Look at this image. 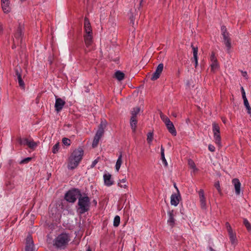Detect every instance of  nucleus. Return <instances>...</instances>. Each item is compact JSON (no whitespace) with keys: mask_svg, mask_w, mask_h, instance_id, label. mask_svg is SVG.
<instances>
[{"mask_svg":"<svg viewBox=\"0 0 251 251\" xmlns=\"http://www.w3.org/2000/svg\"><path fill=\"white\" fill-rule=\"evenodd\" d=\"M83 155V151L79 148L75 150L69 158L67 167L69 169H75L79 164Z\"/></svg>","mask_w":251,"mask_h":251,"instance_id":"f257e3e1","label":"nucleus"},{"mask_svg":"<svg viewBox=\"0 0 251 251\" xmlns=\"http://www.w3.org/2000/svg\"><path fill=\"white\" fill-rule=\"evenodd\" d=\"M80 196L78 198V210L81 214L88 211L90 205V199L87 196Z\"/></svg>","mask_w":251,"mask_h":251,"instance_id":"f03ea898","label":"nucleus"},{"mask_svg":"<svg viewBox=\"0 0 251 251\" xmlns=\"http://www.w3.org/2000/svg\"><path fill=\"white\" fill-rule=\"evenodd\" d=\"M221 31L223 37V42L227 48V52H229L231 48V42L229 34L227 31L226 28L224 25L221 26Z\"/></svg>","mask_w":251,"mask_h":251,"instance_id":"7ed1b4c3","label":"nucleus"},{"mask_svg":"<svg viewBox=\"0 0 251 251\" xmlns=\"http://www.w3.org/2000/svg\"><path fill=\"white\" fill-rule=\"evenodd\" d=\"M79 195L81 194L77 189H72L66 193L65 199L69 202L74 203Z\"/></svg>","mask_w":251,"mask_h":251,"instance_id":"20e7f679","label":"nucleus"},{"mask_svg":"<svg viewBox=\"0 0 251 251\" xmlns=\"http://www.w3.org/2000/svg\"><path fill=\"white\" fill-rule=\"evenodd\" d=\"M212 130L214 134V138L216 144L218 145L221 144V136L220 134V126L219 125L214 122L212 124Z\"/></svg>","mask_w":251,"mask_h":251,"instance_id":"39448f33","label":"nucleus"},{"mask_svg":"<svg viewBox=\"0 0 251 251\" xmlns=\"http://www.w3.org/2000/svg\"><path fill=\"white\" fill-rule=\"evenodd\" d=\"M226 226L227 230L229 235L230 241L232 245H235L237 243V238L236 233L233 232L232 228L228 223H226Z\"/></svg>","mask_w":251,"mask_h":251,"instance_id":"423d86ee","label":"nucleus"},{"mask_svg":"<svg viewBox=\"0 0 251 251\" xmlns=\"http://www.w3.org/2000/svg\"><path fill=\"white\" fill-rule=\"evenodd\" d=\"M210 67L211 71L213 72H215L219 69V65L217 61V59L215 55V53L212 52L210 56Z\"/></svg>","mask_w":251,"mask_h":251,"instance_id":"0eeeda50","label":"nucleus"},{"mask_svg":"<svg viewBox=\"0 0 251 251\" xmlns=\"http://www.w3.org/2000/svg\"><path fill=\"white\" fill-rule=\"evenodd\" d=\"M25 251H36L32 238L30 235H28L26 238Z\"/></svg>","mask_w":251,"mask_h":251,"instance_id":"6e6552de","label":"nucleus"},{"mask_svg":"<svg viewBox=\"0 0 251 251\" xmlns=\"http://www.w3.org/2000/svg\"><path fill=\"white\" fill-rule=\"evenodd\" d=\"M163 67L164 65L162 63H160L157 66L155 71L153 73L151 77V79L152 80H156L159 77L160 75L163 71Z\"/></svg>","mask_w":251,"mask_h":251,"instance_id":"1a4fd4ad","label":"nucleus"},{"mask_svg":"<svg viewBox=\"0 0 251 251\" xmlns=\"http://www.w3.org/2000/svg\"><path fill=\"white\" fill-rule=\"evenodd\" d=\"M20 144L27 145L29 148L34 149L37 146V144L33 140H29L27 139H20Z\"/></svg>","mask_w":251,"mask_h":251,"instance_id":"9d476101","label":"nucleus"},{"mask_svg":"<svg viewBox=\"0 0 251 251\" xmlns=\"http://www.w3.org/2000/svg\"><path fill=\"white\" fill-rule=\"evenodd\" d=\"M53 246L57 250L63 247V233H60L53 241Z\"/></svg>","mask_w":251,"mask_h":251,"instance_id":"9b49d317","label":"nucleus"},{"mask_svg":"<svg viewBox=\"0 0 251 251\" xmlns=\"http://www.w3.org/2000/svg\"><path fill=\"white\" fill-rule=\"evenodd\" d=\"M103 180L105 185L107 186H110L114 183V181L111 178V175L108 173L104 174Z\"/></svg>","mask_w":251,"mask_h":251,"instance_id":"f8f14e48","label":"nucleus"},{"mask_svg":"<svg viewBox=\"0 0 251 251\" xmlns=\"http://www.w3.org/2000/svg\"><path fill=\"white\" fill-rule=\"evenodd\" d=\"M106 126V122L105 121H101L99 126V129L97 130L96 135L101 137L104 133V129Z\"/></svg>","mask_w":251,"mask_h":251,"instance_id":"ddd939ff","label":"nucleus"},{"mask_svg":"<svg viewBox=\"0 0 251 251\" xmlns=\"http://www.w3.org/2000/svg\"><path fill=\"white\" fill-rule=\"evenodd\" d=\"M1 7L3 11L5 13H8L10 12L11 8L9 6L10 1L9 0H1Z\"/></svg>","mask_w":251,"mask_h":251,"instance_id":"4468645a","label":"nucleus"},{"mask_svg":"<svg viewBox=\"0 0 251 251\" xmlns=\"http://www.w3.org/2000/svg\"><path fill=\"white\" fill-rule=\"evenodd\" d=\"M84 42L87 48H90L93 44V37L92 34H85L84 36Z\"/></svg>","mask_w":251,"mask_h":251,"instance_id":"2eb2a0df","label":"nucleus"},{"mask_svg":"<svg viewBox=\"0 0 251 251\" xmlns=\"http://www.w3.org/2000/svg\"><path fill=\"white\" fill-rule=\"evenodd\" d=\"M232 183L234 185L235 194L236 195H239L240 194L241 183L237 178H234L232 180Z\"/></svg>","mask_w":251,"mask_h":251,"instance_id":"dca6fc26","label":"nucleus"},{"mask_svg":"<svg viewBox=\"0 0 251 251\" xmlns=\"http://www.w3.org/2000/svg\"><path fill=\"white\" fill-rule=\"evenodd\" d=\"M180 196L179 193L172 194L171 197V203L175 206H177L179 201Z\"/></svg>","mask_w":251,"mask_h":251,"instance_id":"f3484780","label":"nucleus"},{"mask_svg":"<svg viewBox=\"0 0 251 251\" xmlns=\"http://www.w3.org/2000/svg\"><path fill=\"white\" fill-rule=\"evenodd\" d=\"M168 214L169 215V219L167 221V223L168 224L172 227L175 224V220L174 218L173 210L169 211L168 212Z\"/></svg>","mask_w":251,"mask_h":251,"instance_id":"a211bd4d","label":"nucleus"},{"mask_svg":"<svg viewBox=\"0 0 251 251\" xmlns=\"http://www.w3.org/2000/svg\"><path fill=\"white\" fill-rule=\"evenodd\" d=\"M191 47L192 48L193 50V57L195 60V67H197L198 64V47H195L193 46V45L191 44Z\"/></svg>","mask_w":251,"mask_h":251,"instance_id":"6ab92c4d","label":"nucleus"},{"mask_svg":"<svg viewBox=\"0 0 251 251\" xmlns=\"http://www.w3.org/2000/svg\"><path fill=\"white\" fill-rule=\"evenodd\" d=\"M84 29L85 34H92L90 23L87 18L84 20Z\"/></svg>","mask_w":251,"mask_h":251,"instance_id":"aec40b11","label":"nucleus"},{"mask_svg":"<svg viewBox=\"0 0 251 251\" xmlns=\"http://www.w3.org/2000/svg\"><path fill=\"white\" fill-rule=\"evenodd\" d=\"M63 106V100L60 98H57L56 99L55 103V108L57 112H59L61 110Z\"/></svg>","mask_w":251,"mask_h":251,"instance_id":"412c9836","label":"nucleus"},{"mask_svg":"<svg viewBox=\"0 0 251 251\" xmlns=\"http://www.w3.org/2000/svg\"><path fill=\"white\" fill-rule=\"evenodd\" d=\"M118 185L122 188L127 189L128 186L126 178L125 177L122 179H120L118 182Z\"/></svg>","mask_w":251,"mask_h":251,"instance_id":"4be33fe9","label":"nucleus"},{"mask_svg":"<svg viewBox=\"0 0 251 251\" xmlns=\"http://www.w3.org/2000/svg\"><path fill=\"white\" fill-rule=\"evenodd\" d=\"M122 163H123L122 154V153H121L118 158V159L116 161V165H115V168H116V170L117 172H119Z\"/></svg>","mask_w":251,"mask_h":251,"instance_id":"5701e85b","label":"nucleus"},{"mask_svg":"<svg viewBox=\"0 0 251 251\" xmlns=\"http://www.w3.org/2000/svg\"><path fill=\"white\" fill-rule=\"evenodd\" d=\"M137 123V121L136 118H134V117H131L130 118V126L131 129L133 132H135L136 128V125Z\"/></svg>","mask_w":251,"mask_h":251,"instance_id":"b1692460","label":"nucleus"},{"mask_svg":"<svg viewBox=\"0 0 251 251\" xmlns=\"http://www.w3.org/2000/svg\"><path fill=\"white\" fill-rule=\"evenodd\" d=\"M167 128L169 131L174 136H176V131L175 129V127L174 126L173 123L170 124L169 125H167Z\"/></svg>","mask_w":251,"mask_h":251,"instance_id":"393cba45","label":"nucleus"},{"mask_svg":"<svg viewBox=\"0 0 251 251\" xmlns=\"http://www.w3.org/2000/svg\"><path fill=\"white\" fill-rule=\"evenodd\" d=\"M160 118L165 123L166 126L167 125H169L170 124L173 123L167 116L163 114L162 113H160Z\"/></svg>","mask_w":251,"mask_h":251,"instance_id":"a878e982","label":"nucleus"},{"mask_svg":"<svg viewBox=\"0 0 251 251\" xmlns=\"http://www.w3.org/2000/svg\"><path fill=\"white\" fill-rule=\"evenodd\" d=\"M160 118L165 123L166 126L167 125H169L170 124L173 123L167 116L163 114L162 113H160Z\"/></svg>","mask_w":251,"mask_h":251,"instance_id":"bb28decb","label":"nucleus"},{"mask_svg":"<svg viewBox=\"0 0 251 251\" xmlns=\"http://www.w3.org/2000/svg\"><path fill=\"white\" fill-rule=\"evenodd\" d=\"M115 76L119 81H121L124 79L125 74L120 71H117L115 73Z\"/></svg>","mask_w":251,"mask_h":251,"instance_id":"cd10ccee","label":"nucleus"},{"mask_svg":"<svg viewBox=\"0 0 251 251\" xmlns=\"http://www.w3.org/2000/svg\"><path fill=\"white\" fill-rule=\"evenodd\" d=\"M161 157L164 165L167 167L168 166V163L165 157L164 149L162 146L161 147Z\"/></svg>","mask_w":251,"mask_h":251,"instance_id":"c85d7f7f","label":"nucleus"},{"mask_svg":"<svg viewBox=\"0 0 251 251\" xmlns=\"http://www.w3.org/2000/svg\"><path fill=\"white\" fill-rule=\"evenodd\" d=\"M243 99L244 100V104L248 110V113L249 114H251V108L250 106L249 103L248 102V100L247 98Z\"/></svg>","mask_w":251,"mask_h":251,"instance_id":"c756f323","label":"nucleus"},{"mask_svg":"<svg viewBox=\"0 0 251 251\" xmlns=\"http://www.w3.org/2000/svg\"><path fill=\"white\" fill-rule=\"evenodd\" d=\"M188 163L189 167L194 170V171H197V168H196L195 163L191 159H189L188 161Z\"/></svg>","mask_w":251,"mask_h":251,"instance_id":"7c9ffc66","label":"nucleus"},{"mask_svg":"<svg viewBox=\"0 0 251 251\" xmlns=\"http://www.w3.org/2000/svg\"><path fill=\"white\" fill-rule=\"evenodd\" d=\"M140 111V109L138 107H135L131 111V117H134V118H136V115L139 113Z\"/></svg>","mask_w":251,"mask_h":251,"instance_id":"2f4dec72","label":"nucleus"},{"mask_svg":"<svg viewBox=\"0 0 251 251\" xmlns=\"http://www.w3.org/2000/svg\"><path fill=\"white\" fill-rule=\"evenodd\" d=\"M22 70L21 67L16 66L15 68V73L18 78L22 77Z\"/></svg>","mask_w":251,"mask_h":251,"instance_id":"473e14b6","label":"nucleus"},{"mask_svg":"<svg viewBox=\"0 0 251 251\" xmlns=\"http://www.w3.org/2000/svg\"><path fill=\"white\" fill-rule=\"evenodd\" d=\"M120 223V217L119 216H116L114 219L113 225L115 227H117Z\"/></svg>","mask_w":251,"mask_h":251,"instance_id":"72a5a7b5","label":"nucleus"},{"mask_svg":"<svg viewBox=\"0 0 251 251\" xmlns=\"http://www.w3.org/2000/svg\"><path fill=\"white\" fill-rule=\"evenodd\" d=\"M244 224L249 231H251V225L249 222L246 219H244Z\"/></svg>","mask_w":251,"mask_h":251,"instance_id":"f704fd0d","label":"nucleus"},{"mask_svg":"<svg viewBox=\"0 0 251 251\" xmlns=\"http://www.w3.org/2000/svg\"><path fill=\"white\" fill-rule=\"evenodd\" d=\"M59 146L60 145L59 142L57 143L53 146L52 150V151L53 153H56L58 151Z\"/></svg>","mask_w":251,"mask_h":251,"instance_id":"c9c22d12","label":"nucleus"},{"mask_svg":"<svg viewBox=\"0 0 251 251\" xmlns=\"http://www.w3.org/2000/svg\"><path fill=\"white\" fill-rule=\"evenodd\" d=\"M153 133L149 132L147 134V140L149 144H151L153 140Z\"/></svg>","mask_w":251,"mask_h":251,"instance_id":"e433bc0d","label":"nucleus"},{"mask_svg":"<svg viewBox=\"0 0 251 251\" xmlns=\"http://www.w3.org/2000/svg\"><path fill=\"white\" fill-rule=\"evenodd\" d=\"M22 35V29L21 27L18 28L17 32L15 34V37L16 38H20Z\"/></svg>","mask_w":251,"mask_h":251,"instance_id":"4c0bfd02","label":"nucleus"},{"mask_svg":"<svg viewBox=\"0 0 251 251\" xmlns=\"http://www.w3.org/2000/svg\"><path fill=\"white\" fill-rule=\"evenodd\" d=\"M200 202H201V207L203 208H204L205 207V206H206V202H205V197H202V198H200Z\"/></svg>","mask_w":251,"mask_h":251,"instance_id":"58836bf2","label":"nucleus"},{"mask_svg":"<svg viewBox=\"0 0 251 251\" xmlns=\"http://www.w3.org/2000/svg\"><path fill=\"white\" fill-rule=\"evenodd\" d=\"M71 144V141L70 139L64 137V146H69Z\"/></svg>","mask_w":251,"mask_h":251,"instance_id":"ea45409f","label":"nucleus"},{"mask_svg":"<svg viewBox=\"0 0 251 251\" xmlns=\"http://www.w3.org/2000/svg\"><path fill=\"white\" fill-rule=\"evenodd\" d=\"M18 83H19V86L21 87L24 88L25 83H24V81L23 80L22 77L18 78Z\"/></svg>","mask_w":251,"mask_h":251,"instance_id":"a19ab883","label":"nucleus"},{"mask_svg":"<svg viewBox=\"0 0 251 251\" xmlns=\"http://www.w3.org/2000/svg\"><path fill=\"white\" fill-rule=\"evenodd\" d=\"M70 240L68 235L64 233V246Z\"/></svg>","mask_w":251,"mask_h":251,"instance_id":"79ce46f5","label":"nucleus"},{"mask_svg":"<svg viewBox=\"0 0 251 251\" xmlns=\"http://www.w3.org/2000/svg\"><path fill=\"white\" fill-rule=\"evenodd\" d=\"M214 186L216 187V188L217 189L219 193H221V189L220 188V185L219 181H217L214 184Z\"/></svg>","mask_w":251,"mask_h":251,"instance_id":"37998d69","label":"nucleus"},{"mask_svg":"<svg viewBox=\"0 0 251 251\" xmlns=\"http://www.w3.org/2000/svg\"><path fill=\"white\" fill-rule=\"evenodd\" d=\"M5 185H6L7 188L8 190L12 189L14 187L13 185L10 181L7 182L6 183Z\"/></svg>","mask_w":251,"mask_h":251,"instance_id":"c03bdc74","label":"nucleus"},{"mask_svg":"<svg viewBox=\"0 0 251 251\" xmlns=\"http://www.w3.org/2000/svg\"><path fill=\"white\" fill-rule=\"evenodd\" d=\"M31 159L32 158L31 157L25 158L21 161V164L26 163L28 162L29 161H30L31 160Z\"/></svg>","mask_w":251,"mask_h":251,"instance_id":"a18cd8bd","label":"nucleus"},{"mask_svg":"<svg viewBox=\"0 0 251 251\" xmlns=\"http://www.w3.org/2000/svg\"><path fill=\"white\" fill-rule=\"evenodd\" d=\"M99 142V140L94 138V140H93V141L92 143L93 147L95 148V147H97V145H98Z\"/></svg>","mask_w":251,"mask_h":251,"instance_id":"49530a36","label":"nucleus"},{"mask_svg":"<svg viewBox=\"0 0 251 251\" xmlns=\"http://www.w3.org/2000/svg\"><path fill=\"white\" fill-rule=\"evenodd\" d=\"M208 150L211 152H214L215 150V148L213 145H209L208 146Z\"/></svg>","mask_w":251,"mask_h":251,"instance_id":"de8ad7c7","label":"nucleus"},{"mask_svg":"<svg viewBox=\"0 0 251 251\" xmlns=\"http://www.w3.org/2000/svg\"><path fill=\"white\" fill-rule=\"evenodd\" d=\"M199 195L200 198L204 197V194L203 190L202 189L200 190V191L199 192Z\"/></svg>","mask_w":251,"mask_h":251,"instance_id":"09e8293b","label":"nucleus"},{"mask_svg":"<svg viewBox=\"0 0 251 251\" xmlns=\"http://www.w3.org/2000/svg\"><path fill=\"white\" fill-rule=\"evenodd\" d=\"M241 92L243 99L246 98L245 92L243 87H241Z\"/></svg>","mask_w":251,"mask_h":251,"instance_id":"8fccbe9b","label":"nucleus"},{"mask_svg":"<svg viewBox=\"0 0 251 251\" xmlns=\"http://www.w3.org/2000/svg\"><path fill=\"white\" fill-rule=\"evenodd\" d=\"M98 162V159H96L95 160H94L92 163L91 167H94L97 163Z\"/></svg>","mask_w":251,"mask_h":251,"instance_id":"3c124183","label":"nucleus"},{"mask_svg":"<svg viewBox=\"0 0 251 251\" xmlns=\"http://www.w3.org/2000/svg\"><path fill=\"white\" fill-rule=\"evenodd\" d=\"M130 22L133 25L134 24V19L133 18V14H131V15L130 16Z\"/></svg>","mask_w":251,"mask_h":251,"instance_id":"603ef678","label":"nucleus"},{"mask_svg":"<svg viewBox=\"0 0 251 251\" xmlns=\"http://www.w3.org/2000/svg\"><path fill=\"white\" fill-rule=\"evenodd\" d=\"M242 75L244 77H246V78H247V73L246 72H242Z\"/></svg>","mask_w":251,"mask_h":251,"instance_id":"864d4df0","label":"nucleus"},{"mask_svg":"<svg viewBox=\"0 0 251 251\" xmlns=\"http://www.w3.org/2000/svg\"><path fill=\"white\" fill-rule=\"evenodd\" d=\"M100 138H101L100 137V136H99L98 135H95V136L94 137V139H97V140H98L99 141H100Z\"/></svg>","mask_w":251,"mask_h":251,"instance_id":"5fc2aeb1","label":"nucleus"},{"mask_svg":"<svg viewBox=\"0 0 251 251\" xmlns=\"http://www.w3.org/2000/svg\"><path fill=\"white\" fill-rule=\"evenodd\" d=\"M57 217H58V218H59V219H58V222L59 223L60 222V219H61V214H60L59 213L58 214Z\"/></svg>","mask_w":251,"mask_h":251,"instance_id":"6e6d98bb","label":"nucleus"},{"mask_svg":"<svg viewBox=\"0 0 251 251\" xmlns=\"http://www.w3.org/2000/svg\"><path fill=\"white\" fill-rule=\"evenodd\" d=\"M174 187L176 189L177 191V193H179V191H178V189H177V187L176 186V184H175V185H174Z\"/></svg>","mask_w":251,"mask_h":251,"instance_id":"4d7b16f0","label":"nucleus"},{"mask_svg":"<svg viewBox=\"0 0 251 251\" xmlns=\"http://www.w3.org/2000/svg\"><path fill=\"white\" fill-rule=\"evenodd\" d=\"M209 251H216L214 249H213L212 248H209Z\"/></svg>","mask_w":251,"mask_h":251,"instance_id":"13d9d810","label":"nucleus"},{"mask_svg":"<svg viewBox=\"0 0 251 251\" xmlns=\"http://www.w3.org/2000/svg\"><path fill=\"white\" fill-rule=\"evenodd\" d=\"M86 251H92L90 247H88Z\"/></svg>","mask_w":251,"mask_h":251,"instance_id":"bf43d9fd","label":"nucleus"},{"mask_svg":"<svg viewBox=\"0 0 251 251\" xmlns=\"http://www.w3.org/2000/svg\"><path fill=\"white\" fill-rule=\"evenodd\" d=\"M173 116L174 117H176V114H173Z\"/></svg>","mask_w":251,"mask_h":251,"instance_id":"052dcab7","label":"nucleus"},{"mask_svg":"<svg viewBox=\"0 0 251 251\" xmlns=\"http://www.w3.org/2000/svg\"><path fill=\"white\" fill-rule=\"evenodd\" d=\"M21 1H25V0H20Z\"/></svg>","mask_w":251,"mask_h":251,"instance_id":"680f3d73","label":"nucleus"},{"mask_svg":"<svg viewBox=\"0 0 251 251\" xmlns=\"http://www.w3.org/2000/svg\"><path fill=\"white\" fill-rule=\"evenodd\" d=\"M2 30V28L1 27H0V30Z\"/></svg>","mask_w":251,"mask_h":251,"instance_id":"e2e57ef3","label":"nucleus"},{"mask_svg":"<svg viewBox=\"0 0 251 251\" xmlns=\"http://www.w3.org/2000/svg\"><path fill=\"white\" fill-rule=\"evenodd\" d=\"M15 45H14V46H13V48H15Z\"/></svg>","mask_w":251,"mask_h":251,"instance_id":"0e129e2a","label":"nucleus"},{"mask_svg":"<svg viewBox=\"0 0 251 251\" xmlns=\"http://www.w3.org/2000/svg\"><path fill=\"white\" fill-rule=\"evenodd\" d=\"M164 0L165 1L166 0Z\"/></svg>","mask_w":251,"mask_h":251,"instance_id":"69168bd1","label":"nucleus"}]
</instances>
